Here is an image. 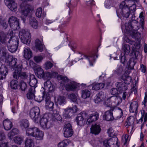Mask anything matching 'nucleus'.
I'll return each instance as SVG.
<instances>
[{"instance_id": "nucleus-45", "label": "nucleus", "mask_w": 147, "mask_h": 147, "mask_svg": "<svg viewBox=\"0 0 147 147\" xmlns=\"http://www.w3.org/2000/svg\"><path fill=\"white\" fill-rule=\"evenodd\" d=\"M62 118L60 115L57 112L53 114L52 119L53 121H61Z\"/></svg>"}, {"instance_id": "nucleus-60", "label": "nucleus", "mask_w": 147, "mask_h": 147, "mask_svg": "<svg viewBox=\"0 0 147 147\" xmlns=\"http://www.w3.org/2000/svg\"><path fill=\"white\" fill-rule=\"evenodd\" d=\"M45 68L46 69L51 68L53 66V64L50 62H47L45 63Z\"/></svg>"}, {"instance_id": "nucleus-44", "label": "nucleus", "mask_w": 147, "mask_h": 147, "mask_svg": "<svg viewBox=\"0 0 147 147\" xmlns=\"http://www.w3.org/2000/svg\"><path fill=\"white\" fill-rule=\"evenodd\" d=\"M10 86L11 88L16 89L18 87V82L17 80H12L10 83Z\"/></svg>"}, {"instance_id": "nucleus-28", "label": "nucleus", "mask_w": 147, "mask_h": 147, "mask_svg": "<svg viewBox=\"0 0 147 147\" xmlns=\"http://www.w3.org/2000/svg\"><path fill=\"white\" fill-rule=\"evenodd\" d=\"M77 87L76 83L74 82H70L69 84H66L65 89L68 91L75 90Z\"/></svg>"}, {"instance_id": "nucleus-7", "label": "nucleus", "mask_w": 147, "mask_h": 147, "mask_svg": "<svg viewBox=\"0 0 147 147\" xmlns=\"http://www.w3.org/2000/svg\"><path fill=\"white\" fill-rule=\"evenodd\" d=\"M145 94L144 100L142 102V105H144V107L141 111L142 117L144 118V123L146 122L147 121V107L146 105L147 102V92H145Z\"/></svg>"}, {"instance_id": "nucleus-46", "label": "nucleus", "mask_w": 147, "mask_h": 147, "mask_svg": "<svg viewBox=\"0 0 147 147\" xmlns=\"http://www.w3.org/2000/svg\"><path fill=\"white\" fill-rule=\"evenodd\" d=\"M47 94H46L45 93L44 94V92H43V94L42 93L38 96H35L34 99L38 102H40L43 99V98H45V95H46Z\"/></svg>"}, {"instance_id": "nucleus-61", "label": "nucleus", "mask_w": 147, "mask_h": 147, "mask_svg": "<svg viewBox=\"0 0 147 147\" xmlns=\"http://www.w3.org/2000/svg\"><path fill=\"white\" fill-rule=\"evenodd\" d=\"M59 79H60L62 80L63 81L65 82H69V80L66 76H63L62 75H60L58 77Z\"/></svg>"}, {"instance_id": "nucleus-20", "label": "nucleus", "mask_w": 147, "mask_h": 147, "mask_svg": "<svg viewBox=\"0 0 147 147\" xmlns=\"http://www.w3.org/2000/svg\"><path fill=\"white\" fill-rule=\"evenodd\" d=\"M32 52L30 49L28 48H24V57L27 60H29L32 57Z\"/></svg>"}, {"instance_id": "nucleus-29", "label": "nucleus", "mask_w": 147, "mask_h": 147, "mask_svg": "<svg viewBox=\"0 0 147 147\" xmlns=\"http://www.w3.org/2000/svg\"><path fill=\"white\" fill-rule=\"evenodd\" d=\"M38 130V128L35 127L29 128L26 130V134L28 136H30L34 137L35 134Z\"/></svg>"}, {"instance_id": "nucleus-63", "label": "nucleus", "mask_w": 147, "mask_h": 147, "mask_svg": "<svg viewBox=\"0 0 147 147\" xmlns=\"http://www.w3.org/2000/svg\"><path fill=\"white\" fill-rule=\"evenodd\" d=\"M129 43L130 44H133L134 45V47H133V48L138 49L140 47L139 44L135 42L134 41H131Z\"/></svg>"}, {"instance_id": "nucleus-58", "label": "nucleus", "mask_w": 147, "mask_h": 147, "mask_svg": "<svg viewBox=\"0 0 147 147\" xmlns=\"http://www.w3.org/2000/svg\"><path fill=\"white\" fill-rule=\"evenodd\" d=\"M112 142L111 140H105L103 141V144L104 146L105 147H110V142Z\"/></svg>"}, {"instance_id": "nucleus-39", "label": "nucleus", "mask_w": 147, "mask_h": 147, "mask_svg": "<svg viewBox=\"0 0 147 147\" xmlns=\"http://www.w3.org/2000/svg\"><path fill=\"white\" fill-rule=\"evenodd\" d=\"M19 133L18 129L17 128H13L8 134V136L9 139H11L13 137Z\"/></svg>"}, {"instance_id": "nucleus-47", "label": "nucleus", "mask_w": 147, "mask_h": 147, "mask_svg": "<svg viewBox=\"0 0 147 147\" xmlns=\"http://www.w3.org/2000/svg\"><path fill=\"white\" fill-rule=\"evenodd\" d=\"M25 81H21L20 83L19 86L20 88L22 91H25L27 88L26 83Z\"/></svg>"}, {"instance_id": "nucleus-1", "label": "nucleus", "mask_w": 147, "mask_h": 147, "mask_svg": "<svg viewBox=\"0 0 147 147\" xmlns=\"http://www.w3.org/2000/svg\"><path fill=\"white\" fill-rule=\"evenodd\" d=\"M8 59H10V61L8 59L6 60V65L9 66L11 69L12 68L14 70V71H15L16 70L20 71L22 70V63L21 61L18 60L17 59L11 56H9Z\"/></svg>"}, {"instance_id": "nucleus-14", "label": "nucleus", "mask_w": 147, "mask_h": 147, "mask_svg": "<svg viewBox=\"0 0 147 147\" xmlns=\"http://www.w3.org/2000/svg\"><path fill=\"white\" fill-rule=\"evenodd\" d=\"M139 106L138 102L133 101L131 102L129 106V111L134 113V115H136L138 112V108Z\"/></svg>"}, {"instance_id": "nucleus-48", "label": "nucleus", "mask_w": 147, "mask_h": 147, "mask_svg": "<svg viewBox=\"0 0 147 147\" xmlns=\"http://www.w3.org/2000/svg\"><path fill=\"white\" fill-rule=\"evenodd\" d=\"M124 9H119L116 12H117V16L118 15V13H119L118 11H119L120 10V11H121V12L120 13V14L122 15L123 16L125 17L126 18H127L129 17V15H130V13H129V11H128L125 14L124 13V12H125V11H124Z\"/></svg>"}, {"instance_id": "nucleus-42", "label": "nucleus", "mask_w": 147, "mask_h": 147, "mask_svg": "<svg viewBox=\"0 0 147 147\" xmlns=\"http://www.w3.org/2000/svg\"><path fill=\"white\" fill-rule=\"evenodd\" d=\"M20 125L22 129L28 127L29 126L28 121L26 119L22 120L20 122Z\"/></svg>"}, {"instance_id": "nucleus-33", "label": "nucleus", "mask_w": 147, "mask_h": 147, "mask_svg": "<svg viewBox=\"0 0 147 147\" xmlns=\"http://www.w3.org/2000/svg\"><path fill=\"white\" fill-rule=\"evenodd\" d=\"M33 140L30 138H27L25 141V147H33L34 146Z\"/></svg>"}, {"instance_id": "nucleus-38", "label": "nucleus", "mask_w": 147, "mask_h": 147, "mask_svg": "<svg viewBox=\"0 0 147 147\" xmlns=\"http://www.w3.org/2000/svg\"><path fill=\"white\" fill-rule=\"evenodd\" d=\"M30 24L33 28L37 29L38 26V23L34 18L32 17L30 19Z\"/></svg>"}, {"instance_id": "nucleus-23", "label": "nucleus", "mask_w": 147, "mask_h": 147, "mask_svg": "<svg viewBox=\"0 0 147 147\" xmlns=\"http://www.w3.org/2000/svg\"><path fill=\"white\" fill-rule=\"evenodd\" d=\"M91 132L95 135L98 134L100 132L101 129L99 125L95 124L92 125L90 128Z\"/></svg>"}, {"instance_id": "nucleus-27", "label": "nucleus", "mask_w": 147, "mask_h": 147, "mask_svg": "<svg viewBox=\"0 0 147 147\" xmlns=\"http://www.w3.org/2000/svg\"><path fill=\"white\" fill-rule=\"evenodd\" d=\"M95 56H96V58H97L98 56L96 54H90L88 55H85V57L88 60L90 65H93V63L94 62L96 59L95 58Z\"/></svg>"}, {"instance_id": "nucleus-56", "label": "nucleus", "mask_w": 147, "mask_h": 147, "mask_svg": "<svg viewBox=\"0 0 147 147\" xmlns=\"http://www.w3.org/2000/svg\"><path fill=\"white\" fill-rule=\"evenodd\" d=\"M68 97L74 102H76L77 100L76 96L74 94H69L68 95Z\"/></svg>"}, {"instance_id": "nucleus-13", "label": "nucleus", "mask_w": 147, "mask_h": 147, "mask_svg": "<svg viewBox=\"0 0 147 147\" xmlns=\"http://www.w3.org/2000/svg\"><path fill=\"white\" fill-rule=\"evenodd\" d=\"M38 121L40 122V125L44 129H48L52 126L51 122L46 118L42 117L41 119L40 117Z\"/></svg>"}, {"instance_id": "nucleus-31", "label": "nucleus", "mask_w": 147, "mask_h": 147, "mask_svg": "<svg viewBox=\"0 0 147 147\" xmlns=\"http://www.w3.org/2000/svg\"><path fill=\"white\" fill-rule=\"evenodd\" d=\"M99 114L97 113H95L94 114L91 115L87 119V122L90 123L94 121L97 120L98 118Z\"/></svg>"}, {"instance_id": "nucleus-32", "label": "nucleus", "mask_w": 147, "mask_h": 147, "mask_svg": "<svg viewBox=\"0 0 147 147\" xmlns=\"http://www.w3.org/2000/svg\"><path fill=\"white\" fill-rule=\"evenodd\" d=\"M103 93L102 92H99L94 97V101L96 103H99L104 99L102 96Z\"/></svg>"}, {"instance_id": "nucleus-53", "label": "nucleus", "mask_w": 147, "mask_h": 147, "mask_svg": "<svg viewBox=\"0 0 147 147\" xmlns=\"http://www.w3.org/2000/svg\"><path fill=\"white\" fill-rule=\"evenodd\" d=\"M8 50L11 53L15 52L17 51L18 48V46L16 45H8Z\"/></svg>"}, {"instance_id": "nucleus-49", "label": "nucleus", "mask_w": 147, "mask_h": 147, "mask_svg": "<svg viewBox=\"0 0 147 147\" xmlns=\"http://www.w3.org/2000/svg\"><path fill=\"white\" fill-rule=\"evenodd\" d=\"M134 118L133 116H130L128 117L127 119L126 122L127 123V125H134Z\"/></svg>"}, {"instance_id": "nucleus-10", "label": "nucleus", "mask_w": 147, "mask_h": 147, "mask_svg": "<svg viewBox=\"0 0 147 147\" xmlns=\"http://www.w3.org/2000/svg\"><path fill=\"white\" fill-rule=\"evenodd\" d=\"M63 131L65 137L67 138L71 136L73 133L71 124L67 123L65 125L63 129Z\"/></svg>"}, {"instance_id": "nucleus-22", "label": "nucleus", "mask_w": 147, "mask_h": 147, "mask_svg": "<svg viewBox=\"0 0 147 147\" xmlns=\"http://www.w3.org/2000/svg\"><path fill=\"white\" fill-rule=\"evenodd\" d=\"M56 102L60 105H64L66 102V98L63 96H59L55 98Z\"/></svg>"}, {"instance_id": "nucleus-3", "label": "nucleus", "mask_w": 147, "mask_h": 147, "mask_svg": "<svg viewBox=\"0 0 147 147\" xmlns=\"http://www.w3.org/2000/svg\"><path fill=\"white\" fill-rule=\"evenodd\" d=\"M30 116L33 121L38 123L40 117V110L39 108L37 107L32 108L30 111Z\"/></svg>"}, {"instance_id": "nucleus-26", "label": "nucleus", "mask_w": 147, "mask_h": 147, "mask_svg": "<svg viewBox=\"0 0 147 147\" xmlns=\"http://www.w3.org/2000/svg\"><path fill=\"white\" fill-rule=\"evenodd\" d=\"M34 71L36 74L38 78H44L45 77V74L43 70L40 67L35 68Z\"/></svg>"}, {"instance_id": "nucleus-51", "label": "nucleus", "mask_w": 147, "mask_h": 147, "mask_svg": "<svg viewBox=\"0 0 147 147\" xmlns=\"http://www.w3.org/2000/svg\"><path fill=\"white\" fill-rule=\"evenodd\" d=\"M7 50L4 48H2L0 50V58H5L7 55Z\"/></svg>"}, {"instance_id": "nucleus-18", "label": "nucleus", "mask_w": 147, "mask_h": 147, "mask_svg": "<svg viewBox=\"0 0 147 147\" xmlns=\"http://www.w3.org/2000/svg\"><path fill=\"white\" fill-rule=\"evenodd\" d=\"M7 3V6L12 11H15L17 10V5L15 0H6Z\"/></svg>"}, {"instance_id": "nucleus-4", "label": "nucleus", "mask_w": 147, "mask_h": 147, "mask_svg": "<svg viewBox=\"0 0 147 147\" xmlns=\"http://www.w3.org/2000/svg\"><path fill=\"white\" fill-rule=\"evenodd\" d=\"M20 71L16 70L13 73V76L14 78L18 79L20 77L24 81L27 82L28 81L30 76L25 72L21 71Z\"/></svg>"}, {"instance_id": "nucleus-6", "label": "nucleus", "mask_w": 147, "mask_h": 147, "mask_svg": "<svg viewBox=\"0 0 147 147\" xmlns=\"http://www.w3.org/2000/svg\"><path fill=\"white\" fill-rule=\"evenodd\" d=\"M87 113L84 111L82 112L78 115L76 120L78 125L82 126L84 125V119L87 118Z\"/></svg>"}, {"instance_id": "nucleus-12", "label": "nucleus", "mask_w": 147, "mask_h": 147, "mask_svg": "<svg viewBox=\"0 0 147 147\" xmlns=\"http://www.w3.org/2000/svg\"><path fill=\"white\" fill-rule=\"evenodd\" d=\"M31 10V6L28 4H25L22 8L21 17L23 21L25 20L27 16L29 14Z\"/></svg>"}, {"instance_id": "nucleus-25", "label": "nucleus", "mask_w": 147, "mask_h": 147, "mask_svg": "<svg viewBox=\"0 0 147 147\" xmlns=\"http://www.w3.org/2000/svg\"><path fill=\"white\" fill-rule=\"evenodd\" d=\"M44 84L45 89L48 90L49 92L53 91L54 90V86L52 84L50 81H47L44 83Z\"/></svg>"}, {"instance_id": "nucleus-8", "label": "nucleus", "mask_w": 147, "mask_h": 147, "mask_svg": "<svg viewBox=\"0 0 147 147\" xmlns=\"http://www.w3.org/2000/svg\"><path fill=\"white\" fill-rule=\"evenodd\" d=\"M45 106L47 109L52 111L54 108V103L51 101L50 96L49 94L45 95Z\"/></svg>"}, {"instance_id": "nucleus-34", "label": "nucleus", "mask_w": 147, "mask_h": 147, "mask_svg": "<svg viewBox=\"0 0 147 147\" xmlns=\"http://www.w3.org/2000/svg\"><path fill=\"white\" fill-rule=\"evenodd\" d=\"M122 81L128 84H129L131 82V78L127 75V74L125 73L123 74L121 78Z\"/></svg>"}, {"instance_id": "nucleus-30", "label": "nucleus", "mask_w": 147, "mask_h": 147, "mask_svg": "<svg viewBox=\"0 0 147 147\" xmlns=\"http://www.w3.org/2000/svg\"><path fill=\"white\" fill-rule=\"evenodd\" d=\"M9 44L10 45H16L18 46L19 43L18 38L16 36H12L8 42Z\"/></svg>"}, {"instance_id": "nucleus-54", "label": "nucleus", "mask_w": 147, "mask_h": 147, "mask_svg": "<svg viewBox=\"0 0 147 147\" xmlns=\"http://www.w3.org/2000/svg\"><path fill=\"white\" fill-rule=\"evenodd\" d=\"M123 50L126 55H128L130 51V48L127 44H125L123 46Z\"/></svg>"}, {"instance_id": "nucleus-2", "label": "nucleus", "mask_w": 147, "mask_h": 147, "mask_svg": "<svg viewBox=\"0 0 147 147\" xmlns=\"http://www.w3.org/2000/svg\"><path fill=\"white\" fill-rule=\"evenodd\" d=\"M19 36L22 42L29 45L31 40V34L27 30H21L19 33Z\"/></svg>"}, {"instance_id": "nucleus-11", "label": "nucleus", "mask_w": 147, "mask_h": 147, "mask_svg": "<svg viewBox=\"0 0 147 147\" xmlns=\"http://www.w3.org/2000/svg\"><path fill=\"white\" fill-rule=\"evenodd\" d=\"M132 2L131 0H125L120 4L119 6L120 8L122 9L127 8V11H129L130 7L133 6L134 7L133 9H135L136 7V5L134 3L132 4Z\"/></svg>"}, {"instance_id": "nucleus-41", "label": "nucleus", "mask_w": 147, "mask_h": 147, "mask_svg": "<svg viewBox=\"0 0 147 147\" xmlns=\"http://www.w3.org/2000/svg\"><path fill=\"white\" fill-rule=\"evenodd\" d=\"M65 112L63 114V117L65 118H69L71 115L73 113L71 112V108L64 109Z\"/></svg>"}, {"instance_id": "nucleus-43", "label": "nucleus", "mask_w": 147, "mask_h": 147, "mask_svg": "<svg viewBox=\"0 0 147 147\" xmlns=\"http://www.w3.org/2000/svg\"><path fill=\"white\" fill-rule=\"evenodd\" d=\"M90 94V92L88 90H84L82 91V96L83 98L86 99L89 97Z\"/></svg>"}, {"instance_id": "nucleus-50", "label": "nucleus", "mask_w": 147, "mask_h": 147, "mask_svg": "<svg viewBox=\"0 0 147 147\" xmlns=\"http://www.w3.org/2000/svg\"><path fill=\"white\" fill-rule=\"evenodd\" d=\"M69 144V140H65L59 142L58 144V147H66Z\"/></svg>"}, {"instance_id": "nucleus-24", "label": "nucleus", "mask_w": 147, "mask_h": 147, "mask_svg": "<svg viewBox=\"0 0 147 147\" xmlns=\"http://www.w3.org/2000/svg\"><path fill=\"white\" fill-rule=\"evenodd\" d=\"M3 125L4 129L7 131L10 130L13 126L12 122L8 119H5L3 121Z\"/></svg>"}, {"instance_id": "nucleus-40", "label": "nucleus", "mask_w": 147, "mask_h": 147, "mask_svg": "<svg viewBox=\"0 0 147 147\" xmlns=\"http://www.w3.org/2000/svg\"><path fill=\"white\" fill-rule=\"evenodd\" d=\"M34 134V137L36 138V139L39 140L43 139L44 133L42 131H40L38 128L37 131Z\"/></svg>"}, {"instance_id": "nucleus-52", "label": "nucleus", "mask_w": 147, "mask_h": 147, "mask_svg": "<svg viewBox=\"0 0 147 147\" xmlns=\"http://www.w3.org/2000/svg\"><path fill=\"white\" fill-rule=\"evenodd\" d=\"M42 10L41 8L39 7L38 8L36 11V15L37 17L38 18H40L42 16L44 17L46 15V14H43L42 13Z\"/></svg>"}, {"instance_id": "nucleus-57", "label": "nucleus", "mask_w": 147, "mask_h": 147, "mask_svg": "<svg viewBox=\"0 0 147 147\" xmlns=\"http://www.w3.org/2000/svg\"><path fill=\"white\" fill-rule=\"evenodd\" d=\"M118 89L117 88H113L111 89V94L113 95L116 96L119 94Z\"/></svg>"}, {"instance_id": "nucleus-35", "label": "nucleus", "mask_w": 147, "mask_h": 147, "mask_svg": "<svg viewBox=\"0 0 147 147\" xmlns=\"http://www.w3.org/2000/svg\"><path fill=\"white\" fill-rule=\"evenodd\" d=\"M36 48L40 52H42L43 50V46L41 42L38 39H37L35 41Z\"/></svg>"}, {"instance_id": "nucleus-36", "label": "nucleus", "mask_w": 147, "mask_h": 147, "mask_svg": "<svg viewBox=\"0 0 147 147\" xmlns=\"http://www.w3.org/2000/svg\"><path fill=\"white\" fill-rule=\"evenodd\" d=\"M34 88H30L29 89L27 94V97L28 99H34L35 97L34 94Z\"/></svg>"}, {"instance_id": "nucleus-19", "label": "nucleus", "mask_w": 147, "mask_h": 147, "mask_svg": "<svg viewBox=\"0 0 147 147\" xmlns=\"http://www.w3.org/2000/svg\"><path fill=\"white\" fill-rule=\"evenodd\" d=\"M116 87L120 93L123 92L125 91L128 89V86L121 82H117L115 84Z\"/></svg>"}, {"instance_id": "nucleus-59", "label": "nucleus", "mask_w": 147, "mask_h": 147, "mask_svg": "<svg viewBox=\"0 0 147 147\" xmlns=\"http://www.w3.org/2000/svg\"><path fill=\"white\" fill-rule=\"evenodd\" d=\"M43 58L41 56H36L34 57V60L37 63L40 62L42 59Z\"/></svg>"}, {"instance_id": "nucleus-17", "label": "nucleus", "mask_w": 147, "mask_h": 147, "mask_svg": "<svg viewBox=\"0 0 147 147\" xmlns=\"http://www.w3.org/2000/svg\"><path fill=\"white\" fill-rule=\"evenodd\" d=\"M103 118L107 121H112L114 119V116L113 115L112 109H110L106 111L103 116Z\"/></svg>"}, {"instance_id": "nucleus-16", "label": "nucleus", "mask_w": 147, "mask_h": 147, "mask_svg": "<svg viewBox=\"0 0 147 147\" xmlns=\"http://www.w3.org/2000/svg\"><path fill=\"white\" fill-rule=\"evenodd\" d=\"M112 110L113 111V116L115 119H119L123 116V111L121 108H118Z\"/></svg>"}, {"instance_id": "nucleus-55", "label": "nucleus", "mask_w": 147, "mask_h": 147, "mask_svg": "<svg viewBox=\"0 0 147 147\" xmlns=\"http://www.w3.org/2000/svg\"><path fill=\"white\" fill-rule=\"evenodd\" d=\"M23 138L20 137L16 136L14 139V141L16 143L20 145L22 143L23 141Z\"/></svg>"}, {"instance_id": "nucleus-37", "label": "nucleus", "mask_w": 147, "mask_h": 147, "mask_svg": "<svg viewBox=\"0 0 147 147\" xmlns=\"http://www.w3.org/2000/svg\"><path fill=\"white\" fill-rule=\"evenodd\" d=\"M104 84L102 83H95L93 84L92 89L97 90L102 88L104 86Z\"/></svg>"}, {"instance_id": "nucleus-64", "label": "nucleus", "mask_w": 147, "mask_h": 147, "mask_svg": "<svg viewBox=\"0 0 147 147\" xmlns=\"http://www.w3.org/2000/svg\"><path fill=\"white\" fill-rule=\"evenodd\" d=\"M5 139V134L3 131H0V141H2Z\"/></svg>"}, {"instance_id": "nucleus-9", "label": "nucleus", "mask_w": 147, "mask_h": 147, "mask_svg": "<svg viewBox=\"0 0 147 147\" xmlns=\"http://www.w3.org/2000/svg\"><path fill=\"white\" fill-rule=\"evenodd\" d=\"M138 23V22L135 20H130L128 23L125 24V29L129 31L134 29L137 30L138 29L137 27Z\"/></svg>"}, {"instance_id": "nucleus-62", "label": "nucleus", "mask_w": 147, "mask_h": 147, "mask_svg": "<svg viewBox=\"0 0 147 147\" xmlns=\"http://www.w3.org/2000/svg\"><path fill=\"white\" fill-rule=\"evenodd\" d=\"M133 125H127L128 127L127 129L128 135H131L132 134V131L133 128Z\"/></svg>"}, {"instance_id": "nucleus-21", "label": "nucleus", "mask_w": 147, "mask_h": 147, "mask_svg": "<svg viewBox=\"0 0 147 147\" xmlns=\"http://www.w3.org/2000/svg\"><path fill=\"white\" fill-rule=\"evenodd\" d=\"M27 82L29 83L30 86L32 87H35L37 83V80L34 75H31L30 76Z\"/></svg>"}, {"instance_id": "nucleus-15", "label": "nucleus", "mask_w": 147, "mask_h": 147, "mask_svg": "<svg viewBox=\"0 0 147 147\" xmlns=\"http://www.w3.org/2000/svg\"><path fill=\"white\" fill-rule=\"evenodd\" d=\"M7 73V68L6 66H3L2 62L0 61V74L1 75V77L0 78V80H3L5 79Z\"/></svg>"}, {"instance_id": "nucleus-5", "label": "nucleus", "mask_w": 147, "mask_h": 147, "mask_svg": "<svg viewBox=\"0 0 147 147\" xmlns=\"http://www.w3.org/2000/svg\"><path fill=\"white\" fill-rule=\"evenodd\" d=\"M8 22L11 28L15 30L20 28L19 20L16 17L12 16L8 20Z\"/></svg>"}]
</instances>
